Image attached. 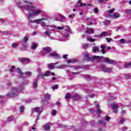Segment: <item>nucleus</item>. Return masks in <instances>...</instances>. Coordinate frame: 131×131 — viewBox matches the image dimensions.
I'll use <instances>...</instances> for the list:
<instances>
[{
  "label": "nucleus",
  "mask_w": 131,
  "mask_h": 131,
  "mask_svg": "<svg viewBox=\"0 0 131 131\" xmlns=\"http://www.w3.org/2000/svg\"><path fill=\"white\" fill-rule=\"evenodd\" d=\"M94 29L93 28H89L86 29V33H89V34H92L94 33Z\"/></svg>",
  "instance_id": "22"
},
{
  "label": "nucleus",
  "mask_w": 131,
  "mask_h": 131,
  "mask_svg": "<svg viewBox=\"0 0 131 131\" xmlns=\"http://www.w3.org/2000/svg\"><path fill=\"white\" fill-rule=\"evenodd\" d=\"M15 71L16 72H17V73H18V74H19L21 78H23V73L21 72V70H20L19 68H17L16 69H15Z\"/></svg>",
  "instance_id": "24"
},
{
  "label": "nucleus",
  "mask_w": 131,
  "mask_h": 131,
  "mask_svg": "<svg viewBox=\"0 0 131 131\" xmlns=\"http://www.w3.org/2000/svg\"><path fill=\"white\" fill-rule=\"evenodd\" d=\"M58 85H55V86L52 87V90H57L58 89Z\"/></svg>",
  "instance_id": "54"
},
{
  "label": "nucleus",
  "mask_w": 131,
  "mask_h": 131,
  "mask_svg": "<svg viewBox=\"0 0 131 131\" xmlns=\"http://www.w3.org/2000/svg\"><path fill=\"white\" fill-rule=\"evenodd\" d=\"M101 49H102V50H101V52H102V54H105V53H106L105 52V46H100Z\"/></svg>",
  "instance_id": "41"
},
{
  "label": "nucleus",
  "mask_w": 131,
  "mask_h": 131,
  "mask_svg": "<svg viewBox=\"0 0 131 131\" xmlns=\"http://www.w3.org/2000/svg\"><path fill=\"white\" fill-rule=\"evenodd\" d=\"M77 62V60L74 58H73L72 59H69L67 61V63L69 64V63H76Z\"/></svg>",
  "instance_id": "33"
},
{
  "label": "nucleus",
  "mask_w": 131,
  "mask_h": 131,
  "mask_svg": "<svg viewBox=\"0 0 131 131\" xmlns=\"http://www.w3.org/2000/svg\"><path fill=\"white\" fill-rule=\"evenodd\" d=\"M40 25L43 27V29L46 30V31L43 33V35H45V36H47L50 38V39H55V38L51 36V34L54 32L53 29H49V27H51V26L47 25V24L43 21L41 22Z\"/></svg>",
  "instance_id": "5"
},
{
  "label": "nucleus",
  "mask_w": 131,
  "mask_h": 131,
  "mask_svg": "<svg viewBox=\"0 0 131 131\" xmlns=\"http://www.w3.org/2000/svg\"><path fill=\"white\" fill-rule=\"evenodd\" d=\"M81 68V67L79 66H77V67L73 68L74 70H77L78 69H80Z\"/></svg>",
  "instance_id": "51"
},
{
  "label": "nucleus",
  "mask_w": 131,
  "mask_h": 131,
  "mask_svg": "<svg viewBox=\"0 0 131 131\" xmlns=\"http://www.w3.org/2000/svg\"><path fill=\"white\" fill-rule=\"evenodd\" d=\"M124 77H125V78H130V75H129V74H127L124 75Z\"/></svg>",
  "instance_id": "53"
},
{
  "label": "nucleus",
  "mask_w": 131,
  "mask_h": 131,
  "mask_svg": "<svg viewBox=\"0 0 131 131\" xmlns=\"http://www.w3.org/2000/svg\"><path fill=\"white\" fill-rule=\"evenodd\" d=\"M111 23V21H110V20L105 19L104 21V25H105V26H107V25H109Z\"/></svg>",
  "instance_id": "38"
},
{
  "label": "nucleus",
  "mask_w": 131,
  "mask_h": 131,
  "mask_svg": "<svg viewBox=\"0 0 131 131\" xmlns=\"http://www.w3.org/2000/svg\"><path fill=\"white\" fill-rule=\"evenodd\" d=\"M83 77L86 80H90V79H92V77H91L89 75H84Z\"/></svg>",
  "instance_id": "37"
},
{
  "label": "nucleus",
  "mask_w": 131,
  "mask_h": 131,
  "mask_svg": "<svg viewBox=\"0 0 131 131\" xmlns=\"http://www.w3.org/2000/svg\"><path fill=\"white\" fill-rule=\"evenodd\" d=\"M111 107L114 112V113H117V110L119 108V106H118V104L117 103H112Z\"/></svg>",
  "instance_id": "13"
},
{
  "label": "nucleus",
  "mask_w": 131,
  "mask_h": 131,
  "mask_svg": "<svg viewBox=\"0 0 131 131\" xmlns=\"http://www.w3.org/2000/svg\"><path fill=\"white\" fill-rule=\"evenodd\" d=\"M50 27L51 28H55V29H56L57 30H64L63 32V35L65 36L66 37H69V33H71V29L69 28L68 26H63L62 27H58L55 25H52L50 26Z\"/></svg>",
  "instance_id": "6"
},
{
  "label": "nucleus",
  "mask_w": 131,
  "mask_h": 131,
  "mask_svg": "<svg viewBox=\"0 0 131 131\" xmlns=\"http://www.w3.org/2000/svg\"><path fill=\"white\" fill-rule=\"evenodd\" d=\"M44 52H45L46 54H49V56L51 58H53L54 59H59L61 58V56L56 53V52L51 53V52H52V49L49 47L43 48L42 51L40 52L41 56H45V55H46V53Z\"/></svg>",
  "instance_id": "4"
},
{
  "label": "nucleus",
  "mask_w": 131,
  "mask_h": 131,
  "mask_svg": "<svg viewBox=\"0 0 131 131\" xmlns=\"http://www.w3.org/2000/svg\"><path fill=\"white\" fill-rule=\"evenodd\" d=\"M57 63H52L50 64H48L49 69H54L55 68V65H57Z\"/></svg>",
  "instance_id": "27"
},
{
  "label": "nucleus",
  "mask_w": 131,
  "mask_h": 131,
  "mask_svg": "<svg viewBox=\"0 0 131 131\" xmlns=\"http://www.w3.org/2000/svg\"><path fill=\"white\" fill-rule=\"evenodd\" d=\"M16 71V69L14 66H10L9 67V71L11 72V73H13V72H14Z\"/></svg>",
  "instance_id": "32"
},
{
  "label": "nucleus",
  "mask_w": 131,
  "mask_h": 131,
  "mask_svg": "<svg viewBox=\"0 0 131 131\" xmlns=\"http://www.w3.org/2000/svg\"><path fill=\"white\" fill-rule=\"evenodd\" d=\"M80 0H78V2L75 5V8H78V7H85V4H80Z\"/></svg>",
  "instance_id": "21"
},
{
  "label": "nucleus",
  "mask_w": 131,
  "mask_h": 131,
  "mask_svg": "<svg viewBox=\"0 0 131 131\" xmlns=\"http://www.w3.org/2000/svg\"><path fill=\"white\" fill-rule=\"evenodd\" d=\"M94 13L97 14V13H98L99 10H98V8H94Z\"/></svg>",
  "instance_id": "57"
},
{
  "label": "nucleus",
  "mask_w": 131,
  "mask_h": 131,
  "mask_svg": "<svg viewBox=\"0 0 131 131\" xmlns=\"http://www.w3.org/2000/svg\"><path fill=\"white\" fill-rule=\"evenodd\" d=\"M108 34L109 33L108 32H103L100 34V36L101 37H105V36H107Z\"/></svg>",
  "instance_id": "31"
},
{
  "label": "nucleus",
  "mask_w": 131,
  "mask_h": 131,
  "mask_svg": "<svg viewBox=\"0 0 131 131\" xmlns=\"http://www.w3.org/2000/svg\"><path fill=\"white\" fill-rule=\"evenodd\" d=\"M83 55L84 56L85 58H86V61H94L95 59H96L99 62L102 59L104 62L108 63V64H114V63L115 62V60H114L110 59V58L108 57L105 58L103 56L95 55L94 57H90V54H89L88 52H84Z\"/></svg>",
  "instance_id": "2"
},
{
  "label": "nucleus",
  "mask_w": 131,
  "mask_h": 131,
  "mask_svg": "<svg viewBox=\"0 0 131 131\" xmlns=\"http://www.w3.org/2000/svg\"><path fill=\"white\" fill-rule=\"evenodd\" d=\"M115 9L113 8L112 10H110V11H107L104 12V15L105 17H107V18H119L120 17V15H119V13H115L113 15L111 14H112L113 13V11H115Z\"/></svg>",
  "instance_id": "7"
},
{
  "label": "nucleus",
  "mask_w": 131,
  "mask_h": 131,
  "mask_svg": "<svg viewBox=\"0 0 131 131\" xmlns=\"http://www.w3.org/2000/svg\"><path fill=\"white\" fill-rule=\"evenodd\" d=\"M125 13H126V14H130V13H131V10H129V9H126V10H125Z\"/></svg>",
  "instance_id": "48"
},
{
  "label": "nucleus",
  "mask_w": 131,
  "mask_h": 131,
  "mask_svg": "<svg viewBox=\"0 0 131 131\" xmlns=\"http://www.w3.org/2000/svg\"><path fill=\"white\" fill-rule=\"evenodd\" d=\"M98 124L103 126H106V122L102 120H98Z\"/></svg>",
  "instance_id": "26"
},
{
  "label": "nucleus",
  "mask_w": 131,
  "mask_h": 131,
  "mask_svg": "<svg viewBox=\"0 0 131 131\" xmlns=\"http://www.w3.org/2000/svg\"><path fill=\"white\" fill-rule=\"evenodd\" d=\"M37 81H38L37 79H35V80H34V81H33V88H34L35 89V88H37Z\"/></svg>",
  "instance_id": "36"
},
{
  "label": "nucleus",
  "mask_w": 131,
  "mask_h": 131,
  "mask_svg": "<svg viewBox=\"0 0 131 131\" xmlns=\"http://www.w3.org/2000/svg\"><path fill=\"white\" fill-rule=\"evenodd\" d=\"M33 112H36L37 113H38V115L37 116L36 120L35 121V124H37V120L39 119V116L40 115V113L42 112V110L40 107H34L32 108Z\"/></svg>",
  "instance_id": "8"
},
{
  "label": "nucleus",
  "mask_w": 131,
  "mask_h": 131,
  "mask_svg": "<svg viewBox=\"0 0 131 131\" xmlns=\"http://www.w3.org/2000/svg\"><path fill=\"white\" fill-rule=\"evenodd\" d=\"M96 102H94V105H96V108H100V105L96 104Z\"/></svg>",
  "instance_id": "60"
},
{
  "label": "nucleus",
  "mask_w": 131,
  "mask_h": 131,
  "mask_svg": "<svg viewBox=\"0 0 131 131\" xmlns=\"http://www.w3.org/2000/svg\"><path fill=\"white\" fill-rule=\"evenodd\" d=\"M64 67H70L71 68H72L73 66H67V65H61L59 67H58L59 69H63Z\"/></svg>",
  "instance_id": "34"
},
{
  "label": "nucleus",
  "mask_w": 131,
  "mask_h": 131,
  "mask_svg": "<svg viewBox=\"0 0 131 131\" xmlns=\"http://www.w3.org/2000/svg\"><path fill=\"white\" fill-rule=\"evenodd\" d=\"M16 5L18 6L19 9L22 11H27V12H32V13L29 12L27 14L28 18H31L32 17H35L38 16V15H43L45 11L41 9H38L35 10V6L33 5V3L27 1H24V5H21L20 3H16Z\"/></svg>",
  "instance_id": "1"
},
{
  "label": "nucleus",
  "mask_w": 131,
  "mask_h": 131,
  "mask_svg": "<svg viewBox=\"0 0 131 131\" xmlns=\"http://www.w3.org/2000/svg\"><path fill=\"white\" fill-rule=\"evenodd\" d=\"M95 112L97 114H100L101 113H102V110H101L100 109H98V110L95 111Z\"/></svg>",
  "instance_id": "46"
},
{
  "label": "nucleus",
  "mask_w": 131,
  "mask_h": 131,
  "mask_svg": "<svg viewBox=\"0 0 131 131\" xmlns=\"http://www.w3.org/2000/svg\"><path fill=\"white\" fill-rule=\"evenodd\" d=\"M97 51L99 52V47L97 46L93 47V52H95Z\"/></svg>",
  "instance_id": "39"
},
{
  "label": "nucleus",
  "mask_w": 131,
  "mask_h": 131,
  "mask_svg": "<svg viewBox=\"0 0 131 131\" xmlns=\"http://www.w3.org/2000/svg\"><path fill=\"white\" fill-rule=\"evenodd\" d=\"M74 17H75V14H70L69 15L70 19H74Z\"/></svg>",
  "instance_id": "43"
},
{
  "label": "nucleus",
  "mask_w": 131,
  "mask_h": 131,
  "mask_svg": "<svg viewBox=\"0 0 131 131\" xmlns=\"http://www.w3.org/2000/svg\"><path fill=\"white\" fill-rule=\"evenodd\" d=\"M67 73H68V75H69V78L71 79H73L74 78L75 74H78V72H71L69 70H66Z\"/></svg>",
  "instance_id": "11"
},
{
  "label": "nucleus",
  "mask_w": 131,
  "mask_h": 131,
  "mask_svg": "<svg viewBox=\"0 0 131 131\" xmlns=\"http://www.w3.org/2000/svg\"><path fill=\"white\" fill-rule=\"evenodd\" d=\"M81 98L80 95L77 93L74 94L72 97V99H73V100H75V101H79Z\"/></svg>",
  "instance_id": "19"
},
{
  "label": "nucleus",
  "mask_w": 131,
  "mask_h": 131,
  "mask_svg": "<svg viewBox=\"0 0 131 131\" xmlns=\"http://www.w3.org/2000/svg\"><path fill=\"white\" fill-rule=\"evenodd\" d=\"M89 86L86 85L84 88V91H85L86 93H91L92 92V90H90L89 89V88H88Z\"/></svg>",
  "instance_id": "35"
},
{
  "label": "nucleus",
  "mask_w": 131,
  "mask_h": 131,
  "mask_svg": "<svg viewBox=\"0 0 131 131\" xmlns=\"http://www.w3.org/2000/svg\"><path fill=\"white\" fill-rule=\"evenodd\" d=\"M28 41V37H27V36H25L23 38V40L21 41V43L22 46H23L24 47H26Z\"/></svg>",
  "instance_id": "18"
},
{
  "label": "nucleus",
  "mask_w": 131,
  "mask_h": 131,
  "mask_svg": "<svg viewBox=\"0 0 131 131\" xmlns=\"http://www.w3.org/2000/svg\"><path fill=\"white\" fill-rule=\"evenodd\" d=\"M13 120H15V118L13 116H10L7 119V122H12Z\"/></svg>",
  "instance_id": "28"
},
{
  "label": "nucleus",
  "mask_w": 131,
  "mask_h": 131,
  "mask_svg": "<svg viewBox=\"0 0 131 131\" xmlns=\"http://www.w3.org/2000/svg\"><path fill=\"white\" fill-rule=\"evenodd\" d=\"M120 42L122 43V45H124V43H126L127 41L125 39H121L120 40Z\"/></svg>",
  "instance_id": "40"
},
{
  "label": "nucleus",
  "mask_w": 131,
  "mask_h": 131,
  "mask_svg": "<svg viewBox=\"0 0 131 131\" xmlns=\"http://www.w3.org/2000/svg\"><path fill=\"white\" fill-rule=\"evenodd\" d=\"M32 46H31V50H32V51H35V49L38 47V43L37 42H32Z\"/></svg>",
  "instance_id": "20"
},
{
  "label": "nucleus",
  "mask_w": 131,
  "mask_h": 131,
  "mask_svg": "<svg viewBox=\"0 0 131 131\" xmlns=\"http://www.w3.org/2000/svg\"><path fill=\"white\" fill-rule=\"evenodd\" d=\"M106 40L107 41V42H111V41H113V40L112 38H106Z\"/></svg>",
  "instance_id": "47"
},
{
  "label": "nucleus",
  "mask_w": 131,
  "mask_h": 131,
  "mask_svg": "<svg viewBox=\"0 0 131 131\" xmlns=\"http://www.w3.org/2000/svg\"><path fill=\"white\" fill-rule=\"evenodd\" d=\"M124 114H125V110H122L121 112V115H124Z\"/></svg>",
  "instance_id": "64"
},
{
  "label": "nucleus",
  "mask_w": 131,
  "mask_h": 131,
  "mask_svg": "<svg viewBox=\"0 0 131 131\" xmlns=\"http://www.w3.org/2000/svg\"><path fill=\"white\" fill-rule=\"evenodd\" d=\"M25 74H26L27 75H28L29 76H30V75H31V72H27L25 73Z\"/></svg>",
  "instance_id": "58"
},
{
  "label": "nucleus",
  "mask_w": 131,
  "mask_h": 131,
  "mask_svg": "<svg viewBox=\"0 0 131 131\" xmlns=\"http://www.w3.org/2000/svg\"><path fill=\"white\" fill-rule=\"evenodd\" d=\"M26 103H31V99H28L27 100L25 101Z\"/></svg>",
  "instance_id": "62"
},
{
  "label": "nucleus",
  "mask_w": 131,
  "mask_h": 131,
  "mask_svg": "<svg viewBox=\"0 0 131 131\" xmlns=\"http://www.w3.org/2000/svg\"><path fill=\"white\" fill-rule=\"evenodd\" d=\"M52 125V123L49 122L47 124H45L42 126L43 128H44L45 130L49 131L51 129L50 126Z\"/></svg>",
  "instance_id": "16"
},
{
  "label": "nucleus",
  "mask_w": 131,
  "mask_h": 131,
  "mask_svg": "<svg viewBox=\"0 0 131 131\" xmlns=\"http://www.w3.org/2000/svg\"><path fill=\"white\" fill-rule=\"evenodd\" d=\"M25 84V83H21L19 85L18 89L15 87H12L11 88V92L8 93L7 95V98H16V97H18L19 93H22V92H23V86Z\"/></svg>",
  "instance_id": "3"
},
{
  "label": "nucleus",
  "mask_w": 131,
  "mask_h": 131,
  "mask_svg": "<svg viewBox=\"0 0 131 131\" xmlns=\"http://www.w3.org/2000/svg\"><path fill=\"white\" fill-rule=\"evenodd\" d=\"M124 121H125V119H124V118H122L119 121V123L122 124Z\"/></svg>",
  "instance_id": "42"
},
{
  "label": "nucleus",
  "mask_w": 131,
  "mask_h": 131,
  "mask_svg": "<svg viewBox=\"0 0 131 131\" xmlns=\"http://www.w3.org/2000/svg\"><path fill=\"white\" fill-rule=\"evenodd\" d=\"M126 129H127V127H126V126H123L121 128V130L122 131H125L126 130Z\"/></svg>",
  "instance_id": "49"
},
{
  "label": "nucleus",
  "mask_w": 131,
  "mask_h": 131,
  "mask_svg": "<svg viewBox=\"0 0 131 131\" xmlns=\"http://www.w3.org/2000/svg\"><path fill=\"white\" fill-rule=\"evenodd\" d=\"M29 21L31 23H32L33 22L35 23H36L37 24H40V22H41V20H40V19H35V20H34L33 21H32V20H29Z\"/></svg>",
  "instance_id": "29"
},
{
  "label": "nucleus",
  "mask_w": 131,
  "mask_h": 131,
  "mask_svg": "<svg viewBox=\"0 0 131 131\" xmlns=\"http://www.w3.org/2000/svg\"><path fill=\"white\" fill-rule=\"evenodd\" d=\"M111 119V118H110V117H108L107 116H106L105 117L106 121H109V120H110Z\"/></svg>",
  "instance_id": "56"
},
{
  "label": "nucleus",
  "mask_w": 131,
  "mask_h": 131,
  "mask_svg": "<svg viewBox=\"0 0 131 131\" xmlns=\"http://www.w3.org/2000/svg\"><path fill=\"white\" fill-rule=\"evenodd\" d=\"M68 37H65V36L63 35L62 33V34H60L57 37V40H58L59 41H66V38H67Z\"/></svg>",
  "instance_id": "17"
},
{
  "label": "nucleus",
  "mask_w": 131,
  "mask_h": 131,
  "mask_svg": "<svg viewBox=\"0 0 131 131\" xmlns=\"http://www.w3.org/2000/svg\"><path fill=\"white\" fill-rule=\"evenodd\" d=\"M19 112L21 113L24 112V106H21L19 107Z\"/></svg>",
  "instance_id": "44"
},
{
  "label": "nucleus",
  "mask_w": 131,
  "mask_h": 131,
  "mask_svg": "<svg viewBox=\"0 0 131 131\" xmlns=\"http://www.w3.org/2000/svg\"><path fill=\"white\" fill-rule=\"evenodd\" d=\"M86 20L88 21L87 25H93V18L88 17Z\"/></svg>",
  "instance_id": "25"
},
{
  "label": "nucleus",
  "mask_w": 131,
  "mask_h": 131,
  "mask_svg": "<svg viewBox=\"0 0 131 131\" xmlns=\"http://www.w3.org/2000/svg\"><path fill=\"white\" fill-rule=\"evenodd\" d=\"M37 71L39 73L38 74V77H43L44 76H49V75H51V72L50 71H47L45 74L41 73L40 69H37Z\"/></svg>",
  "instance_id": "10"
},
{
  "label": "nucleus",
  "mask_w": 131,
  "mask_h": 131,
  "mask_svg": "<svg viewBox=\"0 0 131 131\" xmlns=\"http://www.w3.org/2000/svg\"><path fill=\"white\" fill-rule=\"evenodd\" d=\"M83 48H84V49H88V48H89V45H88V44L84 45L83 46Z\"/></svg>",
  "instance_id": "63"
},
{
  "label": "nucleus",
  "mask_w": 131,
  "mask_h": 131,
  "mask_svg": "<svg viewBox=\"0 0 131 131\" xmlns=\"http://www.w3.org/2000/svg\"><path fill=\"white\" fill-rule=\"evenodd\" d=\"M94 97H95V95L94 94L87 96V98H94Z\"/></svg>",
  "instance_id": "52"
},
{
  "label": "nucleus",
  "mask_w": 131,
  "mask_h": 131,
  "mask_svg": "<svg viewBox=\"0 0 131 131\" xmlns=\"http://www.w3.org/2000/svg\"><path fill=\"white\" fill-rule=\"evenodd\" d=\"M19 61L22 64H28V63H30L31 60L29 58H22L19 59Z\"/></svg>",
  "instance_id": "15"
},
{
  "label": "nucleus",
  "mask_w": 131,
  "mask_h": 131,
  "mask_svg": "<svg viewBox=\"0 0 131 131\" xmlns=\"http://www.w3.org/2000/svg\"><path fill=\"white\" fill-rule=\"evenodd\" d=\"M62 57L63 59H67V57H68V55L67 54L64 55H63Z\"/></svg>",
  "instance_id": "59"
},
{
  "label": "nucleus",
  "mask_w": 131,
  "mask_h": 131,
  "mask_svg": "<svg viewBox=\"0 0 131 131\" xmlns=\"http://www.w3.org/2000/svg\"><path fill=\"white\" fill-rule=\"evenodd\" d=\"M12 48H17V47H18V44H17V43H13L12 45Z\"/></svg>",
  "instance_id": "55"
},
{
  "label": "nucleus",
  "mask_w": 131,
  "mask_h": 131,
  "mask_svg": "<svg viewBox=\"0 0 131 131\" xmlns=\"http://www.w3.org/2000/svg\"><path fill=\"white\" fill-rule=\"evenodd\" d=\"M44 101H49L51 99V95L49 94H46L44 95Z\"/></svg>",
  "instance_id": "23"
},
{
  "label": "nucleus",
  "mask_w": 131,
  "mask_h": 131,
  "mask_svg": "<svg viewBox=\"0 0 131 131\" xmlns=\"http://www.w3.org/2000/svg\"><path fill=\"white\" fill-rule=\"evenodd\" d=\"M55 21H59V22H65V16L64 15L58 13L55 16Z\"/></svg>",
  "instance_id": "9"
},
{
  "label": "nucleus",
  "mask_w": 131,
  "mask_h": 131,
  "mask_svg": "<svg viewBox=\"0 0 131 131\" xmlns=\"http://www.w3.org/2000/svg\"><path fill=\"white\" fill-rule=\"evenodd\" d=\"M23 125H24L25 126H28V125H29V123H28V122H25L23 124Z\"/></svg>",
  "instance_id": "50"
},
{
  "label": "nucleus",
  "mask_w": 131,
  "mask_h": 131,
  "mask_svg": "<svg viewBox=\"0 0 131 131\" xmlns=\"http://www.w3.org/2000/svg\"><path fill=\"white\" fill-rule=\"evenodd\" d=\"M131 61L129 62H125L124 64H121L119 66L120 69H123V68H130Z\"/></svg>",
  "instance_id": "12"
},
{
  "label": "nucleus",
  "mask_w": 131,
  "mask_h": 131,
  "mask_svg": "<svg viewBox=\"0 0 131 131\" xmlns=\"http://www.w3.org/2000/svg\"><path fill=\"white\" fill-rule=\"evenodd\" d=\"M71 98H72V96H71V94H70L69 93H67L64 97L66 100H69V99Z\"/></svg>",
  "instance_id": "30"
},
{
  "label": "nucleus",
  "mask_w": 131,
  "mask_h": 131,
  "mask_svg": "<svg viewBox=\"0 0 131 131\" xmlns=\"http://www.w3.org/2000/svg\"><path fill=\"white\" fill-rule=\"evenodd\" d=\"M56 113H57V112H56V111L55 110L52 111V115H56Z\"/></svg>",
  "instance_id": "61"
},
{
  "label": "nucleus",
  "mask_w": 131,
  "mask_h": 131,
  "mask_svg": "<svg viewBox=\"0 0 131 131\" xmlns=\"http://www.w3.org/2000/svg\"><path fill=\"white\" fill-rule=\"evenodd\" d=\"M87 39L89 41H91L92 42H94V41H95V39L93 38H87Z\"/></svg>",
  "instance_id": "45"
},
{
  "label": "nucleus",
  "mask_w": 131,
  "mask_h": 131,
  "mask_svg": "<svg viewBox=\"0 0 131 131\" xmlns=\"http://www.w3.org/2000/svg\"><path fill=\"white\" fill-rule=\"evenodd\" d=\"M101 69L103 71V72H111L112 71V68H107L105 67L104 65H102L101 67Z\"/></svg>",
  "instance_id": "14"
}]
</instances>
